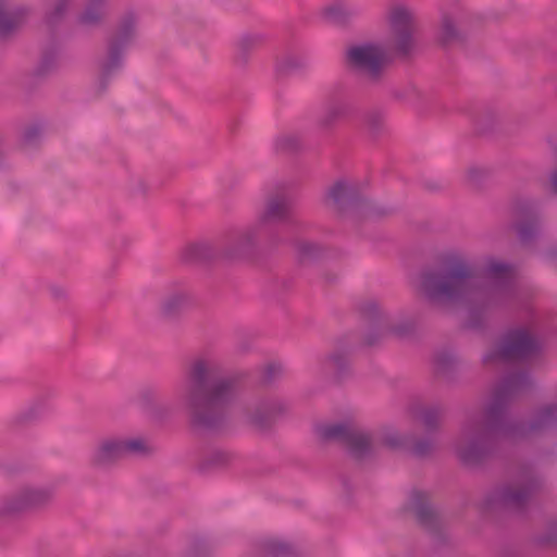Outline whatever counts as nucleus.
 I'll use <instances>...</instances> for the list:
<instances>
[{
	"mask_svg": "<svg viewBox=\"0 0 557 557\" xmlns=\"http://www.w3.org/2000/svg\"><path fill=\"white\" fill-rule=\"evenodd\" d=\"M347 348L345 341L334 346L326 355L323 363L324 372L334 381L342 380L347 370Z\"/></svg>",
	"mask_w": 557,
	"mask_h": 557,
	"instance_id": "nucleus-21",
	"label": "nucleus"
},
{
	"mask_svg": "<svg viewBox=\"0 0 557 557\" xmlns=\"http://www.w3.org/2000/svg\"><path fill=\"white\" fill-rule=\"evenodd\" d=\"M543 485L540 475L534 471H528L519 479L500 484L488 492L482 500V507L488 511H521Z\"/></svg>",
	"mask_w": 557,
	"mask_h": 557,
	"instance_id": "nucleus-4",
	"label": "nucleus"
},
{
	"mask_svg": "<svg viewBox=\"0 0 557 557\" xmlns=\"http://www.w3.org/2000/svg\"><path fill=\"white\" fill-rule=\"evenodd\" d=\"M393 208L379 202H371L360 190V184L350 186V220L357 222L379 220L389 216Z\"/></svg>",
	"mask_w": 557,
	"mask_h": 557,
	"instance_id": "nucleus-12",
	"label": "nucleus"
},
{
	"mask_svg": "<svg viewBox=\"0 0 557 557\" xmlns=\"http://www.w3.org/2000/svg\"><path fill=\"white\" fill-rule=\"evenodd\" d=\"M541 343L529 326H518L508 331L502 339L483 357L485 366H496L503 362L521 361L536 355Z\"/></svg>",
	"mask_w": 557,
	"mask_h": 557,
	"instance_id": "nucleus-7",
	"label": "nucleus"
},
{
	"mask_svg": "<svg viewBox=\"0 0 557 557\" xmlns=\"http://www.w3.org/2000/svg\"><path fill=\"white\" fill-rule=\"evenodd\" d=\"M457 367V359L449 352H440L435 357V369L437 374L449 376Z\"/></svg>",
	"mask_w": 557,
	"mask_h": 557,
	"instance_id": "nucleus-31",
	"label": "nucleus"
},
{
	"mask_svg": "<svg viewBox=\"0 0 557 557\" xmlns=\"http://www.w3.org/2000/svg\"><path fill=\"white\" fill-rule=\"evenodd\" d=\"M375 456V446L368 432L350 424V463L361 466Z\"/></svg>",
	"mask_w": 557,
	"mask_h": 557,
	"instance_id": "nucleus-18",
	"label": "nucleus"
},
{
	"mask_svg": "<svg viewBox=\"0 0 557 557\" xmlns=\"http://www.w3.org/2000/svg\"><path fill=\"white\" fill-rule=\"evenodd\" d=\"M205 370V362H195L189 370L187 380L181 392L182 405L193 418H198L200 412L216 397L212 394H206L202 389L200 375Z\"/></svg>",
	"mask_w": 557,
	"mask_h": 557,
	"instance_id": "nucleus-10",
	"label": "nucleus"
},
{
	"mask_svg": "<svg viewBox=\"0 0 557 557\" xmlns=\"http://www.w3.org/2000/svg\"><path fill=\"white\" fill-rule=\"evenodd\" d=\"M261 42V38L257 35L245 34L242 35L236 41L237 55L235 61L242 63L245 61V53L258 47Z\"/></svg>",
	"mask_w": 557,
	"mask_h": 557,
	"instance_id": "nucleus-29",
	"label": "nucleus"
},
{
	"mask_svg": "<svg viewBox=\"0 0 557 557\" xmlns=\"http://www.w3.org/2000/svg\"><path fill=\"white\" fill-rule=\"evenodd\" d=\"M70 0H54L53 1V9L55 13H61L67 5Z\"/></svg>",
	"mask_w": 557,
	"mask_h": 557,
	"instance_id": "nucleus-37",
	"label": "nucleus"
},
{
	"mask_svg": "<svg viewBox=\"0 0 557 557\" xmlns=\"http://www.w3.org/2000/svg\"><path fill=\"white\" fill-rule=\"evenodd\" d=\"M40 417L39 410L36 407H29L20 412L16 416V423L18 424H27L34 421H37Z\"/></svg>",
	"mask_w": 557,
	"mask_h": 557,
	"instance_id": "nucleus-34",
	"label": "nucleus"
},
{
	"mask_svg": "<svg viewBox=\"0 0 557 557\" xmlns=\"http://www.w3.org/2000/svg\"><path fill=\"white\" fill-rule=\"evenodd\" d=\"M530 385L531 381L525 373L509 375L495 388L484 412L470 416L462 423L453 448L463 465L469 467L481 465L492 455L497 438L511 440L513 430L508 417L509 404L515 396L528 389Z\"/></svg>",
	"mask_w": 557,
	"mask_h": 557,
	"instance_id": "nucleus-2",
	"label": "nucleus"
},
{
	"mask_svg": "<svg viewBox=\"0 0 557 557\" xmlns=\"http://www.w3.org/2000/svg\"><path fill=\"white\" fill-rule=\"evenodd\" d=\"M466 34L459 25L458 17L451 12H443L438 22L437 41L448 47L463 42Z\"/></svg>",
	"mask_w": 557,
	"mask_h": 557,
	"instance_id": "nucleus-19",
	"label": "nucleus"
},
{
	"mask_svg": "<svg viewBox=\"0 0 557 557\" xmlns=\"http://www.w3.org/2000/svg\"><path fill=\"white\" fill-rule=\"evenodd\" d=\"M309 67V60L302 53H288L277 60L276 69L281 74L292 75L305 72Z\"/></svg>",
	"mask_w": 557,
	"mask_h": 557,
	"instance_id": "nucleus-25",
	"label": "nucleus"
},
{
	"mask_svg": "<svg viewBox=\"0 0 557 557\" xmlns=\"http://www.w3.org/2000/svg\"><path fill=\"white\" fill-rule=\"evenodd\" d=\"M552 185H553L554 191L557 193V172L554 173L552 176Z\"/></svg>",
	"mask_w": 557,
	"mask_h": 557,
	"instance_id": "nucleus-39",
	"label": "nucleus"
},
{
	"mask_svg": "<svg viewBox=\"0 0 557 557\" xmlns=\"http://www.w3.org/2000/svg\"><path fill=\"white\" fill-rule=\"evenodd\" d=\"M413 91H414V87L411 85L404 86V87H396L391 90V96L398 101H404V100H407Z\"/></svg>",
	"mask_w": 557,
	"mask_h": 557,
	"instance_id": "nucleus-35",
	"label": "nucleus"
},
{
	"mask_svg": "<svg viewBox=\"0 0 557 557\" xmlns=\"http://www.w3.org/2000/svg\"><path fill=\"white\" fill-rule=\"evenodd\" d=\"M441 269L423 271L420 276V292L429 299H445L479 305L484 308L503 307L513 300L517 289L506 263L490 258L484 273L495 281L486 288L475 285L474 269L466 252L449 250L440 258Z\"/></svg>",
	"mask_w": 557,
	"mask_h": 557,
	"instance_id": "nucleus-1",
	"label": "nucleus"
},
{
	"mask_svg": "<svg viewBox=\"0 0 557 557\" xmlns=\"http://www.w3.org/2000/svg\"><path fill=\"white\" fill-rule=\"evenodd\" d=\"M391 59L384 46L364 41L350 46V73L368 86H380L386 78Z\"/></svg>",
	"mask_w": 557,
	"mask_h": 557,
	"instance_id": "nucleus-5",
	"label": "nucleus"
},
{
	"mask_svg": "<svg viewBox=\"0 0 557 557\" xmlns=\"http://www.w3.org/2000/svg\"><path fill=\"white\" fill-rule=\"evenodd\" d=\"M408 412L413 419L421 421L426 430L433 431L440 426L444 409L440 405H425L420 400H412L408 405Z\"/></svg>",
	"mask_w": 557,
	"mask_h": 557,
	"instance_id": "nucleus-20",
	"label": "nucleus"
},
{
	"mask_svg": "<svg viewBox=\"0 0 557 557\" xmlns=\"http://www.w3.org/2000/svg\"><path fill=\"white\" fill-rule=\"evenodd\" d=\"M90 10L91 9L88 8L86 10V12L84 13V16H83L84 21H86V22H94V21H97L98 18H100L102 16V11L100 9H97L95 11V13H91Z\"/></svg>",
	"mask_w": 557,
	"mask_h": 557,
	"instance_id": "nucleus-36",
	"label": "nucleus"
},
{
	"mask_svg": "<svg viewBox=\"0 0 557 557\" xmlns=\"http://www.w3.org/2000/svg\"><path fill=\"white\" fill-rule=\"evenodd\" d=\"M389 30L388 48L399 55H409L417 46V13L405 4L392 5L386 14Z\"/></svg>",
	"mask_w": 557,
	"mask_h": 557,
	"instance_id": "nucleus-8",
	"label": "nucleus"
},
{
	"mask_svg": "<svg viewBox=\"0 0 557 557\" xmlns=\"http://www.w3.org/2000/svg\"><path fill=\"white\" fill-rule=\"evenodd\" d=\"M500 557H522L521 555L519 554H516V553H511V554H506V555H503Z\"/></svg>",
	"mask_w": 557,
	"mask_h": 557,
	"instance_id": "nucleus-41",
	"label": "nucleus"
},
{
	"mask_svg": "<svg viewBox=\"0 0 557 557\" xmlns=\"http://www.w3.org/2000/svg\"><path fill=\"white\" fill-rule=\"evenodd\" d=\"M510 227L517 232L521 242L527 243L535 235L537 218L530 201L516 200L510 209Z\"/></svg>",
	"mask_w": 557,
	"mask_h": 557,
	"instance_id": "nucleus-16",
	"label": "nucleus"
},
{
	"mask_svg": "<svg viewBox=\"0 0 557 557\" xmlns=\"http://www.w3.org/2000/svg\"><path fill=\"white\" fill-rule=\"evenodd\" d=\"M51 499L52 492L48 487L22 485L0 497V521L41 509Z\"/></svg>",
	"mask_w": 557,
	"mask_h": 557,
	"instance_id": "nucleus-9",
	"label": "nucleus"
},
{
	"mask_svg": "<svg viewBox=\"0 0 557 557\" xmlns=\"http://www.w3.org/2000/svg\"><path fill=\"white\" fill-rule=\"evenodd\" d=\"M357 312L363 323L360 344L364 347L377 346L389 335L405 337L413 330L409 322H394L389 313L374 299L360 301Z\"/></svg>",
	"mask_w": 557,
	"mask_h": 557,
	"instance_id": "nucleus-3",
	"label": "nucleus"
},
{
	"mask_svg": "<svg viewBox=\"0 0 557 557\" xmlns=\"http://www.w3.org/2000/svg\"><path fill=\"white\" fill-rule=\"evenodd\" d=\"M313 435L322 444L339 445L348 440V417L346 410L313 425Z\"/></svg>",
	"mask_w": 557,
	"mask_h": 557,
	"instance_id": "nucleus-15",
	"label": "nucleus"
},
{
	"mask_svg": "<svg viewBox=\"0 0 557 557\" xmlns=\"http://www.w3.org/2000/svg\"><path fill=\"white\" fill-rule=\"evenodd\" d=\"M289 210V200L283 195H274L267 200L260 219L262 221L283 220L288 216Z\"/></svg>",
	"mask_w": 557,
	"mask_h": 557,
	"instance_id": "nucleus-24",
	"label": "nucleus"
},
{
	"mask_svg": "<svg viewBox=\"0 0 557 557\" xmlns=\"http://www.w3.org/2000/svg\"><path fill=\"white\" fill-rule=\"evenodd\" d=\"M208 250V245L205 243H193L185 247L184 257L187 260H195L201 258Z\"/></svg>",
	"mask_w": 557,
	"mask_h": 557,
	"instance_id": "nucleus-33",
	"label": "nucleus"
},
{
	"mask_svg": "<svg viewBox=\"0 0 557 557\" xmlns=\"http://www.w3.org/2000/svg\"><path fill=\"white\" fill-rule=\"evenodd\" d=\"M321 21L330 26H344L346 20V0H327L319 10Z\"/></svg>",
	"mask_w": 557,
	"mask_h": 557,
	"instance_id": "nucleus-23",
	"label": "nucleus"
},
{
	"mask_svg": "<svg viewBox=\"0 0 557 557\" xmlns=\"http://www.w3.org/2000/svg\"><path fill=\"white\" fill-rule=\"evenodd\" d=\"M556 539H557V536H556V535H555V536L544 535V536L542 537V542H543L544 544H552L553 542H555V541H556Z\"/></svg>",
	"mask_w": 557,
	"mask_h": 557,
	"instance_id": "nucleus-38",
	"label": "nucleus"
},
{
	"mask_svg": "<svg viewBox=\"0 0 557 557\" xmlns=\"http://www.w3.org/2000/svg\"><path fill=\"white\" fill-rule=\"evenodd\" d=\"M133 35V24H124L120 27L108 47L107 57L102 64V72L104 74H110L121 66L125 52L132 42Z\"/></svg>",
	"mask_w": 557,
	"mask_h": 557,
	"instance_id": "nucleus-17",
	"label": "nucleus"
},
{
	"mask_svg": "<svg viewBox=\"0 0 557 557\" xmlns=\"http://www.w3.org/2000/svg\"><path fill=\"white\" fill-rule=\"evenodd\" d=\"M407 449L418 458H425L434 454L437 446L435 441L429 438L418 440L414 442L409 440Z\"/></svg>",
	"mask_w": 557,
	"mask_h": 557,
	"instance_id": "nucleus-30",
	"label": "nucleus"
},
{
	"mask_svg": "<svg viewBox=\"0 0 557 557\" xmlns=\"http://www.w3.org/2000/svg\"><path fill=\"white\" fill-rule=\"evenodd\" d=\"M152 453V446L143 435H109L100 438L90 453L95 468L108 469L128 456H145Z\"/></svg>",
	"mask_w": 557,
	"mask_h": 557,
	"instance_id": "nucleus-6",
	"label": "nucleus"
},
{
	"mask_svg": "<svg viewBox=\"0 0 557 557\" xmlns=\"http://www.w3.org/2000/svg\"><path fill=\"white\" fill-rule=\"evenodd\" d=\"M22 22V17L8 9L7 1L0 0V38L15 30Z\"/></svg>",
	"mask_w": 557,
	"mask_h": 557,
	"instance_id": "nucleus-28",
	"label": "nucleus"
},
{
	"mask_svg": "<svg viewBox=\"0 0 557 557\" xmlns=\"http://www.w3.org/2000/svg\"><path fill=\"white\" fill-rule=\"evenodd\" d=\"M405 510L414 516L418 523L430 533H437L443 527L440 515L429 502L428 494L413 491L409 497Z\"/></svg>",
	"mask_w": 557,
	"mask_h": 557,
	"instance_id": "nucleus-14",
	"label": "nucleus"
},
{
	"mask_svg": "<svg viewBox=\"0 0 557 557\" xmlns=\"http://www.w3.org/2000/svg\"><path fill=\"white\" fill-rule=\"evenodd\" d=\"M346 98L344 86L342 89H333L327 100L321 123L327 128L336 126L345 116Z\"/></svg>",
	"mask_w": 557,
	"mask_h": 557,
	"instance_id": "nucleus-22",
	"label": "nucleus"
},
{
	"mask_svg": "<svg viewBox=\"0 0 557 557\" xmlns=\"http://www.w3.org/2000/svg\"><path fill=\"white\" fill-rule=\"evenodd\" d=\"M511 440H524L545 434L557 428V401L539 406L527 423L517 424L510 421Z\"/></svg>",
	"mask_w": 557,
	"mask_h": 557,
	"instance_id": "nucleus-11",
	"label": "nucleus"
},
{
	"mask_svg": "<svg viewBox=\"0 0 557 557\" xmlns=\"http://www.w3.org/2000/svg\"><path fill=\"white\" fill-rule=\"evenodd\" d=\"M321 206L332 219L344 221L348 212V182L345 177L332 181L325 187Z\"/></svg>",
	"mask_w": 557,
	"mask_h": 557,
	"instance_id": "nucleus-13",
	"label": "nucleus"
},
{
	"mask_svg": "<svg viewBox=\"0 0 557 557\" xmlns=\"http://www.w3.org/2000/svg\"><path fill=\"white\" fill-rule=\"evenodd\" d=\"M260 549L263 557H286L294 553L293 545L278 537L264 540L261 543Z\"/></svg>",
	"mask_w": 557,
	"mask_h": 557,
	"instance_id": "nucleus-26",
	"label": "nucleus"
},
{
	"mask_svg": "<svg viewBox=\"0 0 557 557\" xmlns=\"http://www.w3.org/2000/svg\"><path fill=\"white\" fill-rule=\"evenodd\" d=\"M248 238H249V233H248V232H247V233H244V234H242V235L239 236V242H240V243H242V242H246V240H248Z\"/></svg>",
	"mask_w": 557,
	"mask_h": 557,
	"instance_id": "nucleus-40",
	"label": "nucleus"
},
{
	"mask_svg": "<svg viewBox=\"0 0 557 557\" xmlns=\"http://www.w3.org/2000/svg\"><path fill=\"white\" fill-rule=\"evenodd\" d=\"M409 440V436L400 434L392 426H385L381 430L380 443L388 449H407Z\"/></svg>",
	"mask_w": 557,
	"mask_h": 557,
	"instance_id": "nucleus-27",
	"label": "nucleus"
},
{
	"mask_svg": "<svg viewBox=\"0 0 557 557\" xmlns=\"http://www.w3.org/2000/svg\"><path fill=\"white\" fill-rule=\"evenodd\" d=\"M187 296L183 293H173L163 299L161 310L164 314H171L176 309L187 304Z\"/></svg>",
	"mask_w": 557,
	"mask_h": 557,
	"instance_id": "nucleus-32",
	"label": "nucleus"
}]
</instances>
